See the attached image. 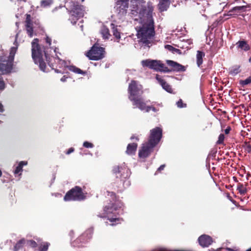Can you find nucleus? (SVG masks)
Returning <instances> with one entry per match:
<instances>
[{
  "label": "nucleus",
  "instance_id": "obj_39",
  "mask_svg": "<svg viewBox=\"0 0 251 251\" xmlns=\"http://www.w3.org/2000/svg\"><path fill=\"white\" fill-rule=\"evenodd\" d=\"M5 88V82L2 77V76L0 75V91L3 90Z\"/></svg>",
  "mask_w": 251,
  "mask_h": 251
},
{
  "label": "nucleus",
  "instance_id": "obj_3",
  "mask_svg": "<svg viewBox=\"0 0 251 251\" xmlns=\"http://www.w3.org/2000/svg\"><path fill=\"white\" fill-rule=\"evenodd\" d=\"M54 48H32V57L34 62L39 64L41 70L45 72L46 68V64L44 61L45 58L49 65L52 67H54L50 63L51 57H53V50Z\"/></svg>",
  "mask_w": 251,
  "mask_h": 251
},
{
  "label": "nucleus",
  "instance_id": "obj_46",
  "mask_svg": "<svg viewBox=\"0 0 251 251\" xmlns=\"http://www.w3.org/2000/svg\"><path fill=\"white\" fill-rule=\"evenodd\" d=\"M74 148H70L69 149V150L66 152V154H69L74 151Z\"/></svg>",
  "mask_w": 251,
  "mask_h": 251
},
{
  "label": "nucleus",
  "instance_id": "obj_50",
  "mask_svg": "<svg viewBox=\"0 0 251 251\" xmlns=\"http://www.w3.org/2000/svg\"><path fill=\"white\" fill-rule=\"evenodd\" d=\"M68 78L67 76H66V75H64L61 78V81H62V82H65L66 81V79L67 78Z\"/></svg>",
  "mask_w": 251,
  "mask_h": 251
},
{
  "label": "nucleus",
  "instance_id": "obj_38",
  "mask_svg": "<svg viewBox=\"0 0 251 251\" xmlns=\"http://www.w3.org/2000/svg\"><path fill=\"white\" fill-rule=\"evenodd\" d=\"M87 236V235L86 233H83L77 239V241H80L81 242H85L87 241V240L85 239Z\"/></svg>",
  "mask_w": 251,
  "mask_h": 251
},
{
  "label": "nucleus",
  "instance_id": "obj_34",
  "mask_svg": "<svg viewBox=\"0 0 251 251\" xmlns=\"http://www.w3.org/2000/svg\"><path fill=\"white\" fill-rule=\"evenodd\" d=\"M251 83V76L248 77L245 80H240L239 84L243 87Z\"/></svg>",
  "mask_w": 251,
  "mask_h": 251
},
{
  "label": "nucleus",
  "instance_id": "obj_49",
  "mask_svg": "<svg viewBox=\"0 0 251 251\" xmlns=\"http://www.w3.org/2000/svg\"><path fill=\"white\" fill-rule=\"evenodd\" d=\"M108 220L111 222H116V221H119L118 218H110V219H108Z\"/></svg>",
  "mask_w": 251,
  "mask_h": 251
},
{
  "label": "nucleus",
  "instance_id": "obj_45",
  "mask_svg": "<svg viewBox=\"0 0 251 251\" xmlns=\"http://www.w3.org/2000/svg\"><path fill=\"white\" fill-rule=\"evenodd\" d=\"M165 167V165H161L156 171V173H155V175H156L158 172H161L162 170H163L164 168Z\"/></svg>",
  "mask_w": 251,
  "mask_h": 251
},
{
  "label": "nucleus",
  "instance_id": "obj_25",
  "mask_svg": "<svg viewBox=\"0 0 251 251\" xmlns=\"http://www.w3.org/2000/svg\"><path fill=\"white\" fill-rule=\"evenodd\" d=\"M237 190L241 195H245L247 192V189L243 184L238 183L237 186Z\"/></svg>",
  "mask_w": 251,
  "mask_h": 251
},
{
  "label": "nucleus",
  "instance_id": "obj_19",
  "mask_svg": "<svg viewBox=\"0 0 251 251\" xmlns=\"http://www.w3.org/2000/svg\"><path fill=\"white\" fill-rule=\"evenodd\" d=\"M137 144L133 143L128 144L126 150V153L128 155H132L134 154L137 148Z\"/></svg>",
  "mask_w": 251,
  "mask_h": 251
},
{
  "label": "nucleus",
  "instance_id": "obj_18",
  "mask_svg": "<svg viewBox=\"0 0 251 251\" xmlns=\"http://www.w3.org/2000/svg\"><path fill=\"white\" fill-rule=\"evenodd\" d=\"M119 207L115 202H113L109 203L108 205H106L104 208V211L107 214L113 213L118 210Z\"/></svg>",
  "mask_w": 251,
  "mask_h": 251
},
{
  "label": "nucleus",
  "instance_id": "obj_20",
  "mask_svg": "<svg viewBox=\"0 0 251 251\" xmlns=\"http://www.w3.org/2000/svg\"><path fill=\"white\" fill-rule=\"evenodd\" d=\"M205 53L204 52L200 50H198L196 55L197 64L198 67H200L203 63V57H204Z\"/></svg>",
  "mask_w": 251,
  "mask_h": 251
},
{
  "label": "nucleus",
  "instance_id": "obj_27",
  "mask_svg": "<svg viewBox=\"0 0 251 251\" xmlns=\"http://www.w3.org/2000/svg\"><path fill=\"white\" fill-rule=\"evenodd\" d=\"M100 33L104 39H108L110 36L109 29L105 26H103L101 27L100 29Z\"/></svg>",
  "mask_w": 251,
  "mask_h": 251
},
{
  "label": "nucleus",
  "instance_id": "obj_24",
  "mask_svg": "<svg viewBox=\"0 0 251 251\" xmlns=\"http://www.w3.org/2000/svg\"><path fill=\"white\" fill-rule=\"evenodd\" d=\"M27 164L26 161H22L19 162L18 165L16 167L15 170L14 171V174H18L20 172L23 171V166L25 165H26Z\"/></svg>",
  "mask_w": 251,
  "mask_h": 251
},
{
  "label": "nucleus",
  "instance_id": "obj_54",
  "mask_svg": "<svg viewBox=\"0 0 251 251\" xmlns=\"http://www.w3.org/2000/svg\"><path fill=\"white\" fill-rule=\"evenodd\" d=\"M55 72L57 73H63L61 71H59L58 69H55Z\"/></svg>",
  "mask_w": 251,
  "mask_h": 251
},
{
  "label": "nucleus",
  "instance_id": "obj_15",
  "mask_svg": "<svg viewBox=\"0 0 251 251\" xmlns=\"http://www.w3.org/2000/svg\"><path fill=\"white\" fill-rule=\"evenodd\" d=\"M130 101L132 102L133 105L136 106V107L138 108L141 110H145L147 106L146 103L141 97H137Z\"/></svg>",
  "mask_w": 251,
  "mask_h": 251
},
{
  "label": "nucleus",
  "instance_id": "obj_28",
  "mask_svg": "<svg viewBox=\"0 0 251 251\" xmlns=\"http://www.w3.org/2000/svg\"><path fill=\"white\" fill-rule=\"evenodd\" d=\"M156 102H152L151 105L146 106L145 111L146 112H149L151 110H152V111H153L154 112H157L159 110V109L158 108H157L156 107H155V105L156 104Z\"/></svg>",
  "mask_w": 251,
  "mask_h": 251
},
{
  "label": "nucleus",
  "instance_id": "obj_21",
  "mask_svg": "<svg viewBox=\"0 0 251 251\" xmlns=\"http://www.w3.org/2000/svg\"><path fill=\"white\" fill-rule=\"evenodd\" d=\"M68 68L70 71L73 72L75 74H81L82 75H85L87 74V72L86 71H82L75 66L71 65L68 66Z\"/></svg>",
  "mask_w": 251,
  "mask_h": 251
},
{
  "label": "nucleus",
  "instance_id": "obj_43",
  "mask_svg": "<svg viewBox=\"0 0 251 251\" xmlns=\"http://www.w3.org/2000/svg\"><path fill=\"white\" fill-rule=\"evenodd\" d=\"M237 47H244L247 46V43L245 41H239L237 43Z\"/></svg>",
  "mask_w": 251,
  "mask_h": 251
},
{
  "label": "nucleus",
  "instance_id": "obj_9",
  "mask_svg": "<svg viewBox=\"0 0 251 251\" xmlns=\"http://www.w3.org/2000/svg\"><path fill=\"white\" fill-rule=\"evenodd\" d=\"M162 136V129L159 127H156L150 130V135L148 142L155 147L160 142Z\"/></svg>",
  "mask_w": 251,
  "mask_h": 251
},
{
  "label": "nucleus",
  "instance_id": "obj_10",
  "mask_svg": "<svg viewBox=\"0 0 251 251\" xmlns=\"http://www.w3.org/2000/svg\"><path fill=\"white\" fill-rule=\"evenodd\" d=\"M155 147L149 142H147L142 144L141 149L139 151L138 155L139 157L146 158L148 157L151 152L153 151Z\"/></svg>",
  "mask_w": 251,
  "mask_h": 251
},
{
  "label": "nucleus",
  "instance_id": "obj_61",
  "mask_svg": "<svg viewBox=\"0 0 251 251\" xmlns=\"http://www.w3.org/2000/svg\"><path fill=\"white\" fill-rule=\"evenodd\" d=\"M247 251H251V249L248 250Z\"/></svg>",
  "mask_w": 251,
  "mask_h": 251
},
{
  "label": "nucleus",
  "instance_id": "obj_41",
  "mask_svg": "<svg viewBox=\"0 0 251 251\" xmlns=\"http://www.w3.org/2000/svg\"><path fill=\"white\" fill-rule=\"evenodd\" d=\"M176 104L177 107L179 108L186 107L187 106L186 103H183V101L181 99L179 100L176 102Z\"/></svg>",
  "mask_w": 251,
  "mask_h": 251
},
{
  "label": "nucleus",
  "instance_id": "obj_56",
  "mask_svg": "<svg viewBox=\"0 0 251 251\" xmlns=\"http://www.w3.org/2000/svg\"><path fill=\"white\" fill-rule=\"evenodd\" d=\"M165 47L169 48V47H172L171 45H166L165 46Z\"/></svg>",
  "mask_w": 251,
  "mask_h": 251
},
{
  "label": "nucleus",
  "instance_id": "obj_40",
  "mask_svg": "<svg viewBox=\"0 0 251 251\" xmlns=\"http://www.w3.org/2000/svg\"><path fill=\"white\" fill-rule=\"evenodd\" d=\"M168 49L169 50L172 51V52L174 54L177 53L179 55L182 54L181 50H180L178 49L177 48H168Z\"/></svg>",
  "mask_w": 251,
  "mask_h": 251
},
{
  "label": "nucleus",
  "instance_id": "obj_53",
  "mask_svg": "<svg viewBox=\"0 0 251 251\" xmlns=\"http://www.w3.org/2000/svg\"><path fill=\"white\" fill-rule=\"evenodd\" d=\"M4 111L3 105L0 103V112H3Z\"/></svg>",
  "mask_w": 251,
  "mask_h": 251
},
{
  "label": "nucleus",
  "instance_id": "obj_47",
  "mask_svg": "<svg viewBox=\"0 0 251 251\" xmlns=\"http://www.w3.org/2000/svg\"><path fill=\"white\" fill-rule=\"evenodd\" d=\"M231 130V128L230 126H228L226 128L225 130V133L226 134H228L230 131Z\"/></svg>",
  "mask_w": 251,
  "mask_h": 251
},
{
  "label": "nucleus",
  "instance_id": "obj_58",
  "mask_svg": "<svg viewBox=\"0 0 251 251\" xmlns=\"http://www.w3.org/2000/svg\"><path fill=\"white\" fill-rule=\"evenodd\" d=\"M246 11V9H242L241 12H245Z\"/></svg>",
  "mask_w": 251,
  "mask_h": 251
},
{
  "label": "nucleus",
  "instance_id": "obj_35",
  "mask_svg": "<svg viewBox=\"0 0 251 251\" xmlns=\"http://www.w3.org/2000/svg\"><path fill=\"white\" fill-rule=\"evenodd\" d=\"M240 72V67L235 66L233 67L229 72L230 74L235 75Z\"/></svg>",
  "mask_w": 251,
  "mask_h": 251
},
{
  "label": "nucleus",
  "instance_id": "obj_44",
  "mask_svg": "<svg viewBox=\"0 0 251 251\" xmlns=\"http://www.w3.org/2000/svg\"><path fill=\"white\" fill-rule=\"evenodd\" d=\"M32 47H38V39L36 38L33 40L31 43Z\"/></svg>",
  "mask_w": 251,
  "mask_h": 251
},
{
  "label": "nucleus",
  "instance_id": "obj_16",
  "mask_svg": "<svg viewBox=\"0 0 251 251\" xmlns=\"http://www.w3.org/2000/svg\"><path fill=\"white\" fill-rule=\"evenodd\" d=\"M156 78L164 90L169 93H172L173 89L171 86L167 83L165 80L161 78V77L158 75H156Z\"/></svg>",
  "mask_w": 251,
  "mask_h": 251
},
{
  "label": "nucleus",
  "instance_id": "obj_33",
  "mask_svg": "<svg viewBox=\"0 0 251 251\" xmlns=\"http://www.w3.org/2000/svg\"><path fill=\"white\" fill-rule=\"evenodd\" d=\"M25 245L32 248H36L38 246V244L33 240H26Z\"/></svg>",
  "mask_w": 251,
  "mask_h": 251
},
{
  "label": "nucleus",
  "instance_id": "obj_62",
  "mask_svg": "<svg viewBox=\"0 0 251 251\" xmlns=\"http://www.w3.org/2000/svg\"><path fill=\"white\" fill-rule=\"evenodd\" d=\"M93 48L96 47L95 45L93 46Z\"/></svg>",
  "mask_w": 251,
  "mask_h": 251
},
{
  "label": "nucleus",
  "instance_id": "obj_2",
  "mask_svg": "<svg viewBox=\"0 0 251 251\" xmlns=\"http://www.w3.org/2000/svg\"><path fill=\"white\" fill-rule=\"evenodd\" d=\"M116 179L114 183V187L117 188V192H122L124 189L130 185L128 178L130 175V170L125 165H116L112 169Z\"/></svg>",
  "mask_w": 251,
  "mask_h": 251
},
{
  "label": "nucleus",
  "instance_id": "obj_52",
  "mask_svg": "<svg viewBox=\"0 0 251 251\" xmlns=\"http://www.w3.org/2000/svg\"><path fill=\"white\" fill-rule=\"evenodd\" d=\"M46 40L47 43H48L49 44V45H51V43H50L51 40H50V39L48 37H47L46 38Z\"/></svg>",
  "mask_w": 251,
  "mask_h": 251
},
{
  "label": "nucleus",
  "instance_id": "obj_31",
  "mask_svg": "<svg viewBox=\"0 0 251 251\" xmlns=\"http://www.w3.org/2000/svg\"><path fill=\"white\" fill-rule=\"evenodd\" d=\"M249 7V5H243V6H241L234 7L231 10H230L229 12H236L240 13V12H241L242 9H246Z\"/></svg>",
  "mask_w": 251,
  "mask_h": 251
},
{
  "label": "nucleus",
  "instance_id": "obj_17",
  "mask_svg": "<svg viewBox=\"0 0 251 251\" xmlns=\"http://www.w3.org/2000/svg\"><path fill=\"white\" fill-rule=\"evenodd\" d=\"M25 27L27 34L30 37H32L33 35V28L34 27L30 21V16L29 15H27L26 17Z\"/></svg>",
  "mask_w": 251,
  "mask_h": 251
},
{
  "label": "nucleus",
  "instance_id": "obj_57",
  "mask_svg": "<svg viewBox=\"0 0 251 251\" xmlns=\"http://www.w3.org/2000/svg\"><path fill=\"white\" fill-rule=\"evenodd\" d=\"M244 50L246 51H247L250 49V48H244Z\"/></svg>",
  "mask_w": 251,
  "mask_h": 251
},
{
  "label": "nucleus",
  "instance_id": "obj_37",
  "mask_svg": "<svg viewBox=\"0 0 251 251\" xmlns=\"http://www.w3.org/2000/svg\"><path fill=\"white\" fill-rule=\"evenodd\" d=\"M106 193H107V196L111 197L113 201L116 202V200H117L116 194L113 192H110L109 191H107Z\"/></svg>",
  "mask_w": 251,
  "mask_h": 251
},
{
  "label": "nucleus",
  "instance_id": "obj_36",
  "mask_svg": "<svg viewBox=\"0 0 251 251\" xmlns=\"http://www.w3.org/2000/svg\"><path fill=\"white\" fill-rule=\"evenodd\" d=\"M225 135L224 134H220L218 137V140L216 142L218 145L224 144Z\"/></svg>",
  "mask_w": 251,
  "mask_h": 251
},
{
  "label": "nucleus",
  "instance_id": "obj_59",
  "mask_svg": "<svg viewBox=\"0 0 251 251\" xmlns=\"http://www.w3.org/2000/svg\"><path fill=\"white\" fill-rule=\"evenodd\" d=\"M2 176V172L0 170V177Z\"/></svg>",
  "mask_w": 251,
  "mask_h": 251
},
{
  "label": "nucleus",
  "instance_id": "obj_4",
  "mask_svg": "<svg viewBox=\"0 0 251 251\" xmlns=\"http://www.w3.org/2000/svg\"><path fill=\"white\" fill-rule=\"evenodd\" d=\"M69 5L67 6L70 9L71 17L70 20L73 24L76 23L78 18L84 16L85 13V8L73 2L69 3Z\"/></svg>",
  "mask_w": 251,
  "mask_h": 251
},
{
  "label": "nucleus",
  "instance_id": "obj_32",
  "mask_svg": "<svg viewBox=\"0 0 251 251\" xmlns=\"http://www.w3.org/2000/svg\"><path fill=\"white\" fill-rule=\"evenodd\" d=\"M52 2V0H42L41 1V6L45 8L50 6Z\"/></svg>",
  "mask_w": 251,
  "mask_h": 251
},
{
  "label": "nucleus",
  "instance_id": "obj_42",
  "mask_svg": "<svg viewBox=\"0 0 251 251\" xmlns=\"http://www.w3.org/2000/svg\"><path fill=\"white\" fill-rule=\"evenodd\" d=\"M83 146L86 148H92L94 145L88 141H85L83 144Z\"/></svg>",
  "mask_w": 251,
  "mask_h": 251
},
{
  "label": "nucleus",
  "instance_id": "obj_7",
  "mask_svg": "<svg viewBox=\"0 0 251 251\" xmlns=\"http://www.w3.org/2000/svg\"><path fill=\"white\" fill-rule=\"evenodd\" d=\"M128 99L130 100L137 97H141L144 93L143 86L138 81L132 80L128 87Z\"/></svg>",
  "mask_w": 251,
  "mask_h": 251
},
{
  "label": "nucleus",
  "instance_id": "obj_51",
  "mask_svg": "<svg viewBox=\"0 0 251 251\" xmlns=\"http://www.w3.org/2000/svg\"><path fill=\"white\" fill-rule=\"evenodd\" d=\"M135 139L137 141H139V138L138 137H136L135 136V135H132L131 137H130V139L131 140H133V139Z\"/></svg>",
  "mask_w": 251,
  "mask_h": 251
},
{
  "label": "nucleus",
  "instance_id": "obj_6",
  "mask_svg": "<svg viewBox=\"0 0 251 251\" xmlns=\"http://www.w3.org/2000/svg\"><path fill=\"white\" fill-rule=\"evenodd\" d=\"M142 65L143 67H148L150 69L163 72L164 73H170L171 70L165 66L160 61L156 60L146 59L142 61Z\"/></svg>",
  "mask_w": 251,
  "mask_h": 251
},
{
  "label": "nucleus",
  "instance_id": "obj_26",
  "mask_svg": "<svg viewBox=\"0 0 251 251\" xmlns=\"http://www.w3.org/2000/svg\"><path fill=\"white\" fill-rule=\"evenodd\" d=\"M170 0H160L159 4V9L161 11H164L166 10L167 8L169 6V1Z\"/></svg>",
  "mask_w": 251,
  "mask_h": 251
},
{
  "label": "nucleus",
  "instance_id": "obj_8",
  "mask_svg": "<svg viewBox=\"0 0 251 251\" xmlns=\"http://www.w3.org/2000/svg\"><path fill=\"white\" fill-rule=\"evenodd\" d=\"M105 48H91L86 52L85 55L91 60H99L104 57Z\"/></svg>",
  "mask_w": 251,
  "mask_h": 251
},
{
  "label": "nucleus",
  "instance_id": "obj_55",
  "mask_svg": "<svg viewBox=\"0 0 251 251\" xmlns=\"http://www.w3.org/2000/svg\"><path fill=\"white\" fill-rule=\"evenodd\" d=\"M233 179H234V180L235 181H236V182H238V180H237V178H236L235 176H234V177H233Z\"/></svg>",
  "mask_w": 251,
  "mask_h": 251
},
{
  "label": "nucleus",
  "instance_id": "obj_12",
  "mask_svg": "<svg viewBox=\"0 0 251 251\" xmlns=\"http://www.w3.org/2000/svg\"><path fill=\"white\" fill-rule=\"evenodd\" d=\"M166 63L169 66L171 67V69H169L170 70H171V72H184L186 70L185 67L184 66L176 62L173 60H167Z\"/></svg>",
  "mask_w": 251,
  "mask_h": 251
},
{
  "label": "nucleus",
  "instance_id": "obj_48",
  "mask_svg": "<svg viewBox=\"0 0 251 251\" xmlns=\"http://www.w3.org/2000/svg\"><path fill=\"white\" fill-rule=\"evenodd\" d=\"M246 151L248 152H251V146L250 145H248L246 147Z\"/></svg>",
  "mask_w": 251,
  "mask_h": 251
},
{
  "label": "nucleus",
  "instance_id": "obj_23",
  "mask_svg": "<svg viewBox=\"0 0 251 251\" xmlns=\"http://www.w3.org/2000/svg\"><path fill=\"white\" fill-rule=\"evenodd\" d=\"M39 243V251H47L50 244L48 242H40L41 239H37Z\"/></svg>",
  "mask_w": 251,
  "mask_h": 251
},
{
  "label": "nucleus",
  "instance_id": "obj_13",
  "mask_svg": "<svg viewBox=\"0 0 251 251\" xmlns=\"http://www.w3.org/2000/svg\"><path fill=\"white\" fill-rule=\"evenodd\" d=\"M198 241L200 245L202 247H207L212 243V238L207 235H202L199 237Z\"/></svg>",
  "mask_w": 251,
  "mask_h": 251
},
{
  "label": "nucleus",
  "instance_id": "obj_14",
  "mask_svg": "<svg viewBox=\"0 0 251 251\" xmlns=\"http://www.w3.org/2000/svg\"><path fill=\"white\" fill-rule=\"evenodd\" d=\"M59 50V48H54L53 50V57H51V60L53 58L54 59L57 60V62L58 63V68H61L62 67H65L66 66V62L64 60L61 59L57 53H59L61 55V53L59 52L58 51Z\"/></svg>",
  "mask_w": 251,
  "mask_h": 251
},
{
  "label": "nucleus",
  "instance_id": "obj_5",
  "mask_svg": "<svg viewBox=\"0 0 251 251\" xmlns=\"http://www.w3.org/2000/svg\"><path fill=\"white\" fill-rule=\"evenodd\" d=\"M86 196L81 187L76 186L68 191L64 197V200L67 201H81L85 199Z\"/></svg>",
  "mask_w": 251,
  "mask_h": 251
},
{
  "label": "nucleus",
  "instance_id": "obj_22",
  "mask_svg": "<svg viewBox=\"0 0 251 251\" xmlns=\"http://www.w3.org/2000/svg\"><path fill=\"white\" fill-rule=\"evenodd\" d=\"M26 239L22 238L19 240L15 245L13 248V251H18L25 245Z\"/></svg>",
  "mask_w": 251,
  "mask_h": 251
},
{
  "label": "nucleus",
  "instance_id": "obj_60",
  "mask_svg": "<svg viewBox=\"0 0 251 251\" xmlns=\"http://www.w3.org/2000/svg\"><path fill=\"white\" fill-rule=\"evenodd\" d=\"M191 42H191V41H188V44H189V45H190V44H191Z\"/></svg>",
  "mask_w": 251,
  "mask_h": 251
},
{
  "label": "nucleus",
  "instance_id": "obj_30",
  "mask_svg": "<svg viewBox=\"0 0 251 251\" xmlns=\"http://www.w3.org/2000/svg\"><path fill=\"white\" fill-rule=\"evenodd\" d=\"M111 26L112 29V31L113 33V35L117 39H119L120 38V33L118 31L117 27L115 26V25L113 24H111Z\"/></svg>",
  "mask_w": 251,
  "mask_h": 251
},
{
  "label": "nucleus",
  "instance_id": "obj_1",
  "mask_svg": "<svg viewBox=\"0 0 251 251\" xmlns=\"http://www.w3.org/2000/svg\"><path fill=\"white\" fill-rule=\"evenodd\" d=\"M133 4L132 14L136 21H139L141 25L137 29V36L139 41L149 44L150 40L154 34L153 20L152 19V6L150 3H145L143 0H131ZM117 6L120 11L124 14L128 8V0H117Z\"/></svg>",
  "mask_w": 251,
  "mask_h": 251
},
{
  "label": "nucleus",
  "instance_id": "obj_29",
  "mask_svg": "<svg viewBox=\"0 0 251 251\" xmlns=\"http://www.w3.org/2000/svg\"><path fill=\"white\" fill-rule=\"evenodd\" d=\"M18 48H11L9 55L8 60L13 63L15 55L17 52Z\"/></svg>",
  "mask_w": 251,
  "mask_h": 251
},
{
  "label": "nucleus",
  "instance_id": "obj_11",
  "mask_svg": "<svg viewBox=\"0 0 251 251\" xmlns=\"http://www.w3.org/2000/svg\"><path fill=\"white\" fill-rule=\"evenodd\" d=\"M2 57H0V72L3 74H10L13 68V63L7 60H2Z\"/></svg>",
  "mask_w": 251,
  "mask_h": 251
}]
</instances>
